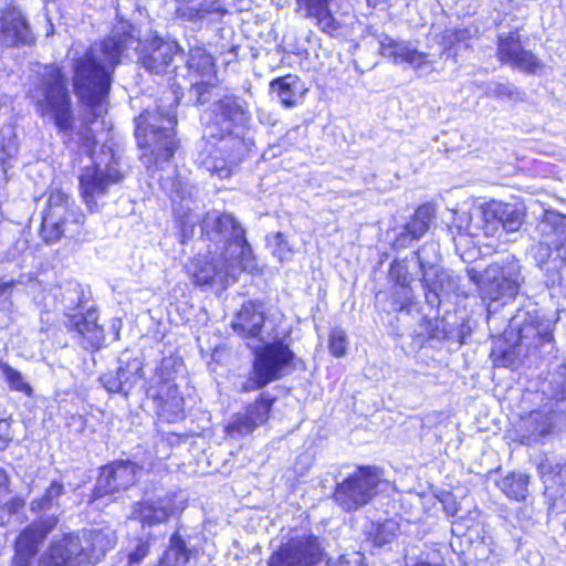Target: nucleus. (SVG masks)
<instances>
[{
    "label": "nucleus",
    "mask_w": 566,
    "mask_h": 566,
    "mask_svg": "<svg viewBox=\"0 0 566 566\" xmlns=\"http://www.w3.org/2000/svg\"><path fill=\"white\" fill-rule=\"evenodd\" d=\"M117 22L101 42L91 45L83 55L72 60L74 94L86 107L90 127L106 112L105 104L112 85V76L137 39V32L128 20L117 14Z\"/></svg>",
    "instance_id": "1"
},
{
    "label": "nucleus",
    "mask_w": 566,
    "mask_h": 566,
    "mask_svg": "<svg viewBox=\"0 0 566 566\" xmlns=\"http://www.w3.org/2000/svg\"><path fill=\"white\" fill-rule=\"evenodd\" d=\"M231 326L253 350L252 368L241 385L242 392L262 389L296 369V355L284 339L269 329L261 304H243Z\"/></svg>",
    "instance_id": "2"
},
{
    "label": "nucleus",
    "mask_w": 566,
    "mask_h": 566,
    "mask_svg": "<svg viewBox=\"0 0 566 566\" xmlns=\"http://www.w3.org/2000/svg\"><path fill=\"white\" fill-rule=\"evenodd\" d=\"M28 96L41 117H49L67 147L83 143L91 147L94 129L86 122L75 126L69 80L57 64L39 65L29 77Z\"/></svg>",
    "instance_id": "3"
},
{
    "label": "nucleus",
    "mask_w": 566,
    "mask_h": 566,
    "mask_svg": "<svg viewBox=\"0 0 566 566\" xmlns=\"http://www.w3.org/2000/svg\"><path fill=\"white\" fill-rule=\"evenodd\" d=\"M96 136L92 146L85 147L83 143H73L72 150L87 154L92 165L82 169L80 175V191L84 203L90 211H96L105 203V198L113 185L124 179L122 171V155L111 145L104 144L99 150H95Z\"/></svg>",
    "instance_id": "4"
},
{
    "label": "nucleus",
    "mask_w": 566,
    "mask_h": 566,
    "mask_svg": "<svg viewBox=\"0 0 566 566\" xmlns=\"http://www.w3.org/2000/svg\"><path fill=\"white\" fill-rule=\"evenodd\" d=\"M135 136L143 150L139 158L146 168L168 161L178 147L175 127L177 118L172 103L165 109H145L135 119Z\"/></svg>",
    "instance_id": "5"
},
{
    "label": "nucleus",
    "mask_w": 566,
    "mask_h": 566,
    "mask_svg": "<svg viewBox=\"0 0 566 566\" xmlns=\"http://www.w3.org/2000/svg\"><path fill=\"white\" fill-rule=\"evenodd\" d=\"M467 274L484 301L501 305L516 297L523 282L521 265L513 255L489 264L482 272L468 268Z\"/></svg>",
    "instance_id": "6"
},
{
    "label": "nucleus",
    "mask_w": 566,
    "mask_h": 566,
    "mask_svg": "<svg viewBox=\"0 0 566 566\" xmlns=\"http://www.w3.org/2000/svg\"><path fill=\"white\" fill-rule=\"evenodd\" d=\"M201 240L212 251L228 256L249 261L252 249L245 238V230L229 213L218 210L208 211L200 222Z\"/></svg>",
    "instance_id": "7"
},
{
    "label": "nucleus",
    "mask_w": 566,
    "mask_h": 566,
    "mask_svg": "<svg viewBox=\"0 0 566 566\" xmlns=\"http://www.w3.org/2000/svg\"><path fill=\"white\" fill-rule=\"evenodd\" d=\"M84 219L85 216L67 193L53 190L42 216L40 234L48 244L62 238H74L81 233Z\"/></svg>",
    "instance_id": "8"
},
{
    "label": "nucleus",
    "mask_w": 566,
    "mask_h": 566,
    "mask_svg": "<svg viewBox=\"0 0 566 566\" xmlns=\"http://www.w3.org/2000/svg\"><path fill=\"white\" fill-rule=\"evenodd\" d=\"M64 300L66 328L75 334V339L83 348L99 349L105 340L104 329L97 324L96 311L86 308V300L81 286L69 289L64 294Z\"/></svg>",
    "instance_id": "9"
},
{
    "label": "nucleus",
    "mask_w": 566,
    "mask_h": 566,
    "mask_svg": "<svg viewBox=\"0 0 566 566\" xmlns=\"http://www.w3.org/2000/svg\"><path fill=\"white\" fill-rule=\"evenodd\" d=\"M245 260L228 256L212 251L198 254L186 264V272L192 283L198 286L219 285L226 287L237 281V276L247 269Z\"/></svg>",
    "instance_id": "10"
},
{
    "label": "nucleus",
    "mask_w": 566,
    "mask_h": 566,
    "mask_svg": "<svg viewBox=\"0 0 566 566\" xmlns=\"http://www.w3.org/2000/svg\"><path fill=\"white\" fill-rule=\"evenodd\" d=\"M516 327L517 339L515 347H499L491 352L493 363L499 367L515 366L518 355L515 353L516 347L518 350L523 347L527 350L542 349L546 346L553 347V323L551 319L539 316L536 312L534 314L527 312L525 317L516 324Z\"/></svg>",
    "instance_id": "11"
},
{
    "label": "nucleus",
    "mask_w": 566,
    "mask_h": 566,
    "mask_svg": "<svg viewBox=\"0 0 566 566\" xmlns=\"http://www.w3.org/2000/svg\"><path fill=\"white\" fill-rule=\"evenodd\" d=\"M250 118L249 104L244 98L233 94L219 97L211 105V116L206 125L205 137H242Z\"/></svg>",
    "instance_id": "12"
},
{
    "label": "nucleus",
    "mask_w": 566,
    "mask_h": 566,
    "mask_svg": "<svg viewBox=\"0 0 566 566\" xmlns=\"http://www.w3.org/2000/svg\"><path fill=\"white\" fill-rule=\"evenodd\" d=\"M381 481V471L375 467H359L348 478L337 483L334 499L346 512L356 511L366 505L377 493Z\"/></svg>",
    "instance_id": "13"
},
{
    "label": "nucleus",
    "mask_w": 566,
    "mask_h": 566,
    "mask_svg": "<svg viewBox=\"0 0 566 566\" xmlns=\"http://www.w3.org/2000/svg\"><path fill=\"white\" fill-rule=\"evenodd\" d=\"M214 139L218 142L216 145L206 143L205 149L198 155L197 163L211 175L226 179L243 159L248 145L240 136Z\"/></svg>",
    "instance_id": "14"
},
{
    "label": "nucleus",
    "mask_w": 566,
    "mask_h": 566,
    "mask_svg": "<svg viewBox=\"0 0 566 566\" xmlns=\"http://www.w3.org/2000/svg\"><path fill=\"white\" fill-rule=\"evenodd\" d=\"M188 76L190 81L189 96L197 105H205L217 96L214 93L217 71L214 60L202 48L189 51L187 60Z\"/></svg>",
    "instance_id": "15"
},
{
    "label": "nucleus",
    "mask_w": 566,
    "mask_h": 566,
    "mask_svg": "<svg viewBox=\"0 0 566 566\" xmlns=\"http://www.w3.org/2000/svg\"><path fill=\"white\" fill-rule=\"evenodd\" d=\"M137 39L132 49H136L142 66L151 74L161 75L169 72L175 56L181 48L175 41L164 40L156 33L140 39L139 30L134 25Z\"/></svg>",
    "instance_id": "16"
},
{
    "label": "nucleus",
    "mask_w": 566,
    "mask_h": 566,
    "mask_svg": "<svg viewBox=\"0 0 566 566\" xmlns=\"http://www.w3.org/2000/svg\"><path fill=\"white\" fill-rule=\"evenodd\" d=\"M145 394L153 400L161 420L175 423L185 418V399L172 380L156 374L147 384Z\"/></svg>",
    "instance_id": "17"
},
{
    "label": "nucleus",
    "mask_w": 566,
    "mask_h": 566,
    "mask_svg": "<svg viewBox=\"0 0 566 566\" xmlns=\"http://www.w3.org/2000/svg\"><path fill=\"white\" fill-rule=\"evenodd\" d=\"M144 467L129 459L115 460L101 469L93 490V497L99 499L125 491L133 486Z\"/></svg>",
    "instance_id": "18"
},
{
    "label": "nucleus",
    "mask_w": 566,
    "mask_h": 566,
    "mask_svg": "<svg viewBox=\"0 0 566 566\" xmlns=\"http://www.w3.org/2000/svg\"><path fill=\"white\" fill-rule=\"evenodd\" d=\"M321 547L316 537L304 536L290 539L275 551L269 566H314L321 560Z\"/></svg>",
    "instance_id": "19"
},
{
    "label": "nucleus",
    "mask_w": 566,
    "mask_h": 566,
    "mask_svg": "<svg viewBox=\"0 0 566 566\" xmlns=\"http://www.w3.org/2000/svg\"><path fill=\"white\" fill-rule=\"evenodd\" d=\"M143 377V361L139 358H126L122 355L118 358L117 369L101 375L99 381L107 392L128 398Z\"/></svg>",
    "instance_id": "20"
},
{
    "label": "nucleus",
    "mask_w": 566,
    "mask_h": 566,
    "mask_svg": "<svg viewBox=\"0 0 566 566\" xmlns=\"http://www.w3.org/2000/svg\"><path fill=\"white\" fill-rule=\"evenodd\" d=\"M497 57L501 62L510 63L527 74H536L544 67V63L532 51L521 45L518 31L499 35Z\"/></svg>",
    "instance_id": "21"
},
{
    "label": "nucleus",
    "mask_w": 566,
    "mask_h": 566,
    "mask_svg": "<svg viewBox=\"0 0 566 566\" xmlns=\"http://www.w3.org/2000/svg\"><path fill=\"white\" fill-rule=\"evenodd\" d=\"M59 518L54 515L41 517L21 532L14 544L13 562L30 566L46 535L56 526Z\"/></svg>",
    "instance_id": "22"
},
{
    "label": "nucleus",
    "mask_w": 566,
    "mask_h": 566,
    "mask_svg": "<svg viewBox=\"0 0 566 566\" xmlns=\"http://www.w3.org/2000/svg\"><path fill=\"white\" fill-rule=\"evenodd\" d=\"M275 401L268 392H262L258 399L249 405L245 413L234 415L227 426V432L232 438H240L253 432L255 428L266 422Z\"/></svg>",
    "instance_id": "23"
},
{
    "label": "nucleus",
    "mask_w": 566,
    "mask_h": 566,
    "mask_svg": "<svg viewBox=\"0 0 566 566\" xmlns=\"http://www.w3.org/2000/svg\"><path fill=\"white\" fill-rule=\"evenodd\" d=\"M87 556L74 534H66L52 542L41 555L38 566H87Z\"/></svg>",
    "instance_id": "24"
},
{
    "label": "nucleus",
    "mask_w": 566,
    "mask_h": 566,
    "mask_svg": "<svg viewBox=\"0 0 566 566\" xmlns=\"http://www.w3.org/2000/svg\"><path fill=\"white\" fill-rule=\"evenodd\" d=\"M35 38L24 14L15 7H7L0 13V45L14 48L30 45Z\"/></svg>",
    "instance_id": "25"
},
{
    "label": "nucleus",
    "mask_w": 566,
    "mask_h": 566,
    "mask_svg": "<svg viewBox=\"0 0 566 566\" xmlns=\"http://www.w3.org/2000/svg\"><path fill=\"white\" fill-rule=\"evenodd\" d=\"M421 282L426 302L432 308H438L443 297L452 293H459V276L441 266L427 270L422 274Z\"/></svg>",
    "instance_id": "26"
},
{
    "label": "nucleus",
    "mask_w": 566,
    "mask_h": 566,
    "mask_svg": "<svg viewBox=\"0 0 566 566\" xmlns=\"http://www.w3.org/2000/svg\"><path fill=\"white\" fill-rule=\"evenodd\" d=\"M558 413L552 409L531 411L521 420L518 434L521 443L532 446L551 436L556 426Z\"/></svg>",
    "instance_id": "27"
},
{
    "label": "nucleus",
    "mask_w": 566,
    "mask_h": 566,
    "mask_svg": "<svg viewBox=\"0 0 566 566\" xmlns=\"http://www.w3.org/2000/svg\"><path fill=\"white\" fill-rule=\"evenodd\" d=\"M379 45L381 55L392 60L396 64L407 63L416 71H420L431 64L429 54L420 52L409 41L396 40L389 35H382Z\"/></svg>",
    "instance_id": "28"
},
{
    "label": "nucleus",
    "mask_w": 566,
    "mask_h": 566,
    "mask_svg": "<svg viewBox=\"0 0 566 566\" xmlns=\"http://www.w3.org/2000/svg\"><path fill=\"white\" fill-rule=\"evenodd\" d=\"M536 232L541 239L554 247L560 262H566V214L545 210L538 219Z\"/></svg>",
    "instance_id": "29"
},
{
    "label": "nucleus",
    "mask_w": 566,
    "mask_h": 566,
    "mask_svg": "<svg viewBox=\"0 0 566 566\" xmlns=\"http://www.w3.org/2000/svg\"><path fill=\"white\" fill-rule=\"evenodd\" d=\"M172 500L160 490L154 495L146 496L134 505L133 514L143 525H156L166 522L172 513Z\"/></svg>",
    "instance_id": "30"
},
{
    "label": "nucleus",
    "mask_w": 566,
    "mask_h": 566,
    "mask_svg": "<svg viewBox=\"0 0 566 566\" xmlns=\"http://www.w3.org/2000/svg\"><path fill=\"white\" fill-rule=\"evenodd\" d=\"M78 538L83 553L87 556V566L96 564L107 551L114 547L116 543L115 532L111 528L83 530L81 535L74 534Z\"/></svg>",
    "instance_id": "31"
},
{
    "label": "nucleus",
    "mask_w": 566,
    "mask_h": 566,
    "mask_svg": "<svg viewBox=\"0 0 566 566\" xmlns=\"http://www.w3.org/2000/svg\"><path fill=\"white\" fill-rule=\"evenodd\" d=\"M483 216L488 222L496 221L501 223L506 232H515L524 223L525 209L520 203L493 200L486 203Z\"/></svg>",
    "instance_id": "32"
},
{
    "label": "nucleus",
    "mask_w": 566,
    "mask_h": 566,
    "mask_svg": "<svg viewBox=\"0 0 566 566\" xmlns=\"http://www.w3.org/2000/svg\"><path fill=\"white\" fill-rule=\"evenodd\" d=\"M176 13L179 18L199 22L212 14L227 13L224 0H176Z\"/></svg>",
    "instance_id": "33"
},
{
    "label": "nucleus",
    "mask_w": 566,
    "mask_h": 566,
    "mask_svg": "<svg viewBox=\"0 0 566 566\" xmlns=\"http://www.w3.org/2000/svg\"><path fill=\"white\" fill-rule=\"evenodd\" d=\"M432 218L433 209L430 206L419 207L397 235L394 245L398 249L407 248L412 241L420 239L428 231Z\"/></svg>",
    "instance_id": "34"
},
{
    "label": "nucleus",
    "mask_w": 566,
    "mask_h": 566,
    "mask_svg": "<svg viewBox=\"0 0 566 566\" xmlns=\"http://www.w3.org/2000/svg\"><path fill=\"white\" fill-rule=\"evenodd\" d=\"M296 2L304 8L307 18L315 20L321 31L333 35L339 30L340 23L333 17L329 9L331 0H296Z\"/></svg>",
    "instance_id": "35"
},
{
    "label": "nucleus",
    "mask_w": 566,
    "mask_h": 566,
    "mask_svg": "<svg viewBox=\"0 0 566 566\" xmlns=\"http://www.w3.org/2000/svg\"><path fill=\"white\" fill-rule=\"evenodd\" d=\"M285 107H293L306 92V87L297 75L289 74L277 77L270 83Z\"/></svg>",
    "instance_id": "36"
},
{
    "label": "nucleus",
    "mask_w": 566,
    "mask_h": 566,
    "mask_svg": "<svg viewBox=\"0 0 566 566\" xmlns=\"http://www.w3.org/2000/svg\"><path fill=\"white\" fill-rule=\"evenodd\" d=\"M63 494V483L52 481L42 496L31 501L30 509L32 512L41 514V517L54 515L57 518L55 512L60 509V499Z\"/></svg>",
    "instance_id": "37"
},
{
    "label": "nucleus",
    "mask_w": 566,
    "mask_h": 566,
    "mask_svg": "<svg viewBox=\"0 0 566 566\" xmlns=\"http://www.w3.org/2000/svg\"><path fill=\"white\" fill-rule=\"evenodd\" d=\"M530 476L524 473H510L497 482L500 490L510 499L523 501L528 493Z\"/></svg>",
    "instance_id": "38"
},
{
    "label": "nucleus",
    "mask_w": 566,
    "mask_h": 566,
    "mask_svg": "<svg viewBox=\"0 0 566 566\" xmlns=\"http://www.w3.org/2000/svg\"><path fill=\"white\" fill-rule=\"evenodd\" d=\"M389 276L401 287L403 292V303L409 302L413 297V294L409 286L412 277L409 273L407 260H395L390 265Z\"/></svg>",
    "instance_id": "39"
},
{
    "label": "nucleus",
    "mask_w": 566,
    "mask_h": 566,
    "mask_svg": "<svg viewBox=\"0 0 566 566\" xmlns=\"http://www.w3.org/2000/svg\"><path fill=\"white\" fill-rule=\"evenodd\" d=\"M376 546H384L391 543L399 533V524L395 520H386L382 523L371 526L369 532Z\"/></svg>",
    "instance_id": "40"
},
{
    "label": "nucleus",
    "mask_w": 566,
    "mask_h": 566,
    "mask_svg": "<svg viewBox=\"0 0 566 566\" xmlns=\"http://www.w3.org/2000/svg\"><path fill=\"white\" fill-rule=\"evenodd\" d=\"M423 274L427 270L438 268L439 248L436 242H427L413 253Z\"/></svg>",
    "instance_id": "41"
},
{
    "label": "nucleus",
    "mask_w": 566,
    "mask_h": 566,
    "mask_svg": "<svg viewBox=\"0 0 566 566\" xmlns=\"http://www.w3.org/2000/svg\"><path fill=\"white\" fill-rule=\"evenodd\" d=\"M150 552L149 538H133L126 548L127 566H139Z\"/></svg>",
    "instance_id": "42"
},
{
    "label": "nucleus",
    "mask_w": 566,
    "mask_h": 566,
    "mask_svg": "<svg viewBox=\"0 0 566 566\" xmlns=\"http://www.w3.org/2000/svg\"><path fill=\"white\" fill-rule=\"evenodd\" d=\"M0 370L6 378L11 390L23 392L27 396L32 395L31 386L24 380L22 374L12 368L7 363H0Z\"/></svg>",
    "instance_id": "43"
},
{
    "label": "nucleus",
    "mask_w": 566,
    "mask_h": 566,
    "mask_svg": "<svg viewBox=\"0 0 566 566\" xmlns=\"http://www.w3.org/2000/svg\"><path fill=\"white\" fill-rule=\"evenodd\" d=\"M201 222L198 214L193 213L190 208L187 207V211H184L181 216H178L180 242L186 243L195 234V228L198 222Z\"/></svg>",
    "instance_id": "44"
},
{
    "label": "nucleus",
    "mask_w": 566,
    "mask_h": 566,
    "mask_svg": "<svg viewBox=\"0 0 566 566\" xmlns=\"http://www.w3.org/2000/svg\"><path fill=\"white\" fill-rule=\"evenodd\" d=\"M522 93L511 83H491L486 88V95L495 98L517 99Z\"/></svg>",
    "instance_id": "45"
},
{
    "label": "nucleus",
    "mask_w": 566,
    "mask_h": 566,
    "mask_svg": "<svg viewBox=\"0 0 566 566\" xmlns=\"http://www.w3.org/2000/svg\"><path fill=\"white\" fill-rule=\"evenodd\" d=\"M470 38L471 33L467 28L446 30L441 35L440 44L444 48L446 52H449L455 44L465 42Z\"/></svg>",
    "instance_id": "46"
},
{
    "label": "nucleus",
    "mask_w": 566,
    "mask_h": 566,
    "mask_svg": "<svg viewBox=\"0 0 566 566\" xmlns=\"http://www.w3.org/2000/svg\"><path fill=\"white\" fill-rule=\"evenodd\" d=\"M347 335L340 328H334L329 334L328 348L333 356L343 357L347 349Z\"/></svg>",
    "instance_id": "47"
},
{
    "label": "nucleus",
    "mask_w": 566,
    "mask_h": 566,
    "mask_svg": "<svg viewBox=\"0 0 566 566\" xmlns=\"http://www.w3.org/2000/svg\"><path fill=\"white\" fill-rule=\"evenodd\" d=\"M553 251L554 247L543 239H541L536 244L532 245L531 248L532 256L539 268H544L546 264L551 263V261L553 260Z\"/></svg>",
    "instance_id": "48"
},
{
    "label": "nucleus",
    "mask_w": 566,
    "mask_h": 566,
    "mask_svg": "<svg viewBox=\"0 0 566 566\" xmlns=\"http://www.w3.org/2000/svg\"><path fill=\"white\" fill-rule=\"evenodd\" d=\"M562 265L566 266V262H560V260L556 256L551 261L549 264H546L544 268H542L545 271V282L548 287H554L562 284Z\"/></svg>",
    "instance_id": "49"
},
{
    "label": "nucleus",
    "mask_w": 566,
    "mask_h": 566,
    "mask_svg": "<svg viewBox=\"0 0 566 566\" xmlns=\"http://www.w3.org/2000/svg\"><path fill=\"white\" fill-rule=\"evenodd\" d=\"M270 243L273 245L274 255H276L280 261L287 259L292 253V248L289 245V242L282 232H276Z\"/></svg>",
    "instance_id": "50"
},
{
    "label": "nucleus",
    "mask_w": 566,
    "mask_h": 566,
    "mask_svg": "<svg viewBox=\"0 0 566 566\" xmlns=\"http://www.w3.org/2000/svg\"><path fill=\"white\" fill-rule=\"evenodd\" d=\"M406 566H448L443 563L442 557L433 553L431 556L428 555L426 558L421 557L419 559L412 557H406Z\"/></svg>",
    "instance_id": "51"
},
{
    "label": "nucleus",
    "mask_w": 566,
    "mask_h": 566,
    "mask_svg": "<svg viewBox=\"0 0 566 566\" xmlns=\"http://www.w3.org/2000/svg\"><path fill=\"white\" fill-rule=\"evenodd\" d=\"M13 440L11 422L8 419L0 420V450H4Z\"/></svg>",
    "instance_id": "52"
},
{
    "label": "nucleus",
    "mask_w": 566,
    "mask_h": 566,
    "mask_svg": "<svg viewBox=\"0 0 566 566\" xmlns=\"http://www.w3.org/2000/svg\"><path fill=\"white\" fill-rule=\"evenodd\" d=\"M424 327H426V334L420 333L419 335L427 337V338H442L444 337V332L439 328L438 324L439 322L436 321H427L423 318Z\"/></svg>",
    "instance_id": "53"
},
{
    "label": "nucleus",
    "mask_w": 566,
    "mask_h": 566,
    "mask_svg": "<svg viewBox=\"0 0 566 566\" xmlns=\"http://www.w3.org/2000/svg\"><path fill=\"white\" fill-rule=\"evenodd\" d=\"M186 186L182 185L181 181L172 182L171 188L169 190V195L171 196V199L175 201L176 198H180L181 200H185L186 198Z\"/></svg>",
    "instance_id": "54"
},
{
    "label": "nucleus",
    "mask_w": 566,
    "mask_h": 566,
    "mask_svg": "<svg viewBox=\"0 0 566 566\" xmlns=\"http://www.w3.org/2000/svg\"><path fill=\"white\" fill-rule=\"evenodd\" d=\"M537 469L542 476L554 474L553 459L545 457L541 460Z\"/></svg>",
    "instance_id": "55"
},
{
    "label": "nucleus",
    "mask_w": 566,
    "mask_h": 566,
    "mask_svg": "<svg viewBox=\"0 0 566 566\" xmlns=\"http://www.w3.org/2000/svg\"><path fill=\"white\" fill-rule=\"evenodd\" d=\"M443 510L449 516H455L459 507L455 501L451 496H448L447 500L443 501Z\"/></svg>",
    "instance_id": "56"
},
{
    "label": "nucleus",
    "mask_w": 566,
    "mask_h": 566,
    "mask_svg": "<svg viewBox=\"0 0 566 566\" xmlns=\"http://www.w3.org/2000/svg\"><path fill=\"white\" fill-rule=\"evenodd\" d=\"M394 297H395V303L399 304V310H402L405 306L409 305L412 301V298H411L409 302L403 303V292L400 286L395 292Z\"/></svg>",
    "instance_id": "57"
},
{
    "label": "nucleus",
    "mask_w": 566,
    "mask_h": 566,
    "mask_svg": "<svg viewBox=\"0 0 566 566\" xmlns=\"http://www.w3.org/2000/svg\"><path fill=\"white\" fill-rule=\"evenodd\" d=\"M554 474L560 475L566 473V461H555L553 460Z\"/></svg>",
    "instance_id": "58"
},
{
    "label": "nucleus",
    "mask_w": 566,
    "mask_h": 566,
    "mask_svg": "<svg viewBox=\"0 0 566 566\" xmlns=\"http://www.w3.org/2000/svg\"><path fill=\"white\" fill-rule=\"evenodd\" d=\"M9 476L6 470L0 469V491L8 486Z\"/></svg>",
    "instance_id": "59"
},
{
    "label": "nucleus",
    "mask_w": 566,
    "mask_h": 566,
    "mask_svg": "<svg viewBox=\"0 0 566 566\" xmlns=\"http://www.w3.org/2000/svg\"><path fill=\"white\" fill-rule=\"evenodd\" d=\"M389 0H367L368 6L373 8H382L385 7Z\"/></svg>",
    "instance_id": "60"
},
{
    "label": "nucleus",
    "mask_w": 566,
    "mask_h": 566,
    "mask_svg": "<svg viewBox=\"0 0 566 566\" xmlns=\"http://www.w3.org/2000/svg\"><path fill=\"white\" fill-rule=\"evenodd\" d=\"M15 151H17V147L14 144H9L8 146H3V153L7 156H13Z\"/></svg>",
    "instance_id": "61"
},
{
    "label": "nucleus",
    "mask_w": 566,
    "mask_h": 566,
    "mask_svg": "<svg viewBox=\"0 0 566 566\" xmlns=\"http://www.w3.org/2000/svg\"><path fill=\"white\" fill-rule=\"evenodd\" d=\"M52 33H53V24L51 22H49V29H48L46 35H51Z\"/></svg>",
    "instance_id": "62"
},
{
    "label": "nucleus",
    "mask_w": 566,
    "mask_h": 566,
    "mask_svg": "<svg viewBox=\"0 0 566 566\" xmlns=\"http://www.w3.org/2000/svg\"><path fill=\"white\" fill-rule=\"evenodd\" d=\"M168 94H169L170 96H169V97H167V99H170L172 103H174V102H176V98L172 96V93H171V92H169Z\"/></svg>",
    "instance_id": "63"
},
{
    "label": "nucleus",
    "mask_w": 566,
    "mask_h": 566,
    "mask_svg": "<svg viewBox=\"0 0 566 566\" xmlns=\"http://www.w3.org/2000/svg\"><path fill=\"white\" fill-rule=\"evenodd\" d=\"M11 566H24V565L23 564H18V563L12 560V565Z\"/></svg>",
    "instance_id": "64"
}]
</instances>
